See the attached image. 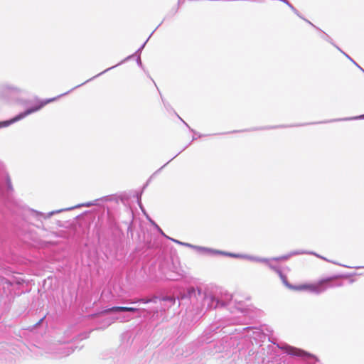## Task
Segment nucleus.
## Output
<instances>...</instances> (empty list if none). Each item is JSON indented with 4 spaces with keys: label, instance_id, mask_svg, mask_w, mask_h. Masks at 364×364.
<instances>
[{
    "label": "nucleus",
    "instance_id": "f257e3e1",
    "mask_svg": "<svg viewBox=\"0 0 364 364\" xmlns=\"http://www.w3.org/2000/svg\"><path fill=\"white\" fill-rule=\"evenodd\" d=\"M55 100V98H50V99L46 100L38 101L35 105L27 109L25 112L20 113L18 115L14 117L13 119H10V120H7V121L1 122H0V128L3 127L9 126L11 124H13L20 119H23L26 116H28L32 113H34L36 112L39 111L43 107H44L47 104H48L51 102H53Z\"/></svg>",
    "mask_w": 364,
    "mask_h": 364
},
{
    "label": "nucleus",
    "instance_id": "f03ea898",
    "mask_svg": "<svg viewBox=\"0 0 364 364\" xmlns=\"http://www.w3.org/2000/svg\"><path fill=\"white\" fill-rule=\"evenodd\" d=\"M339 276H333L327 277L319 280L318 282L314 284H306V290L318 293L326 289V286L331 282L338 279Z\"/></svg>",
    "mask_w": 364,
    "mask_h": 364
},
{
    "label": "nucleus",
    "instance_id": "423d86ee",
    "mask_svg": "<svg viewBox=\"0 0 364 364\" xmlns=\"http://www.w3.org/2000/svg\"><path fill=\"white\" fill-rule=\"evenodd\" d=\"M151 301H152V300L151 299H137L135 301H132V303L141 302V303H143V304H147V303H149Z\"/></svg>",
    "mask_w": 364,
    "mask_h": 364
},
{
    "label": "nucleus",
    "instance_id": "39448f33",
    "mask_svg": "<svg viewBox=\"0 0 364 364\" xmlns=\"http://www.w3.org/2000/svg\"><path fill=\"white\" fill-rule=\"evenodd\" d=\"M287 352L289 355L303 357V356H310L311 355L301 349L294 348V347H289L287 348Z\"/></svg>",
    "mask_w": 364,
    "mask_h": 364
},
{
    "label": "nucleus",
    "instance_id": "7ed1b4c3",
    "mask_svg": "<svg viewBox=\"0 0 364 364\" xmlns=\"http://www.w3.org/2000/svg\"><path fill=\"white\" fill-rule=\"evenodd\" d=\"M139 311V309L135 307H127V306H113L112 308H109L103 310L100 314H107L111 312H124V311H129V312H136Z\"/></svg>",
    "mask_w": 364,
    "mask_h": 364
},
{
    "label": "nucleus",
    "instance_id": "20e7f679",
    "mask_svg": "<svg viewBox=\"0 0 364 364\" xmlns=\"http://www.w3.org/2000/svg\"><path fill=\"white\" fill-rule=\"evenodd\" d=\"M280 278L282 279L284 284L289 289L294 290V291H301L306 290V284H301L299 286H293L289 284L286 276L283 275L281 272H279Z\"/></svg>",
    "mask_w": 364,
    "mask_h": 364
}]
</instances>
